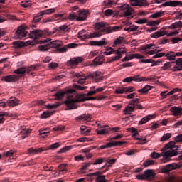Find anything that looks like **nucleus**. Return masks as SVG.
<instances>
[{
	"label": "nucleus",
	"mask_w": 182,
	"mask_h": 182,
	"mask_svg": "<svg viewBox=\"0 0 182 182\" xmlns=\"http://www.w3.org/2000/svg\"><path fill=\"white\" fill-rule=\"evenodd\" d=\"M38 43H46V45L39 46V50H41V52H45L50 49V48H53L54 49H56V50H58V52H59L60 53H63L64 52H66V50H68V49H72L77 46V44L73 43L63 46V43H62V41H60L48 42L47 39L39 40L38 41Z\"/></svg>",
	"instance_id": "f257e3e1"
},
{
	"label": "nucleus",
	"mask_w": 182,
	"mask_h": 182,
	"mask_svg": "<svg viewBox=\"0 0 182 182\" xmlns=\"http://www.w3.org/2000/svg\"><path fill=\"white\" fill-rule=\"evenodd\" d=\"M69 27L67 25L60 26L59 27L54 28L53 31H50L49 28H46L44 31H41L39 29L33 30L30 31V38L31 39H39L42 36H52L56 32H68Z\"/></svg>",
	"instance_id": "f03ea898"
},
{
	"label": "nucleus",
	"mask_w": 182,
	"mask_h": 182,
	"mask_svg": "<svg viewBox=\"0 0 182 182\" xmlns=\"http://www.w3.org/2000/svg\"><path fill=\"white\" fill-rule=\"evenodd\" d=\"M177 149L178 146L176 145V142L174 141H171L168 143L165 146L161 149V156L164 157L161 159L163 163H168L170 161V157H174V156H177L178 153L177 152Z\"/></svg>",
	"instance_id": "7ed1b4c3"
},
{
	"label": "nucleus",
	"mask_w": 182,
	"mask_h": 182,
	"mask_svg": "<svg viewBox=\"0 0 182 182\" xmlns=\"http://www.w3.org/2000/svg\"><path fill=\"white\" fill-rule=\"evenodd\" d=\"M96 100V98L93 97H90L87 99V98H85L83 95H80L78 96L77 98L67 99L65 101V104L67 106L68 110H73L75 109H77V105H76V104L79 103V102H85V100Z\"/></svg>",
	"instance_id": "20e7f679"
},
{
	"label": "nucleus",
	"mask_w": 182,
	"mask_h": 182,
	"mask_svg": "<svg viewBox=\"0 0 182 182\" xmlns=\"http://www.w3.org/2000/svg\"><path fill=\"white\" fill-rule=\"evenodd\" d=\"M126 52V50L122 48H118L117 50H114L112 47L107 48L106 49L105 52H103V55H105V56H109V55H112V53H115L117 55L115 57H112L109 59V63L112 62H116V60H119V59H122V57L123 55H124V53Z\"/></svg>",
	"instance_id": "39448f33"
},
{
	"label": "nucleus",
	"mask_w": 182,
	"mask_h": 182,
	"mask_svg": "<svg viewBox=\"0 0 182 182\" xmlns=\"http://www.w3.org/2000/svg\"><path fill=\"white\" fill-rule=\"evenodd\" d=\"M37 69L38 65H31L28 68L22 67L15 70L14 73L16 75H25V73H28V75H33V70H36Z\"/></svg>",
	"instance_id": "423d86ee"
},
{
	"label": "nucleus",
	"mask_w": 182,
	"mask_h": 182,
	"mask_svg": "<svg viewBox=\"0 0 182 182\" xmlns=\"http://www.w3.org/2000/svg\"><path fill=\"white\" fill-rule=\"evenodd\" d=\"M83 32H86V30H82L78 33L79 39H82V41H86V39H93L95 38H100L102 36V33L100 31H95L90 34H84Z\"/></svg>",
	"instance_id": "0eeeda50"
},
{
	"label": "nucleus",
	"mask_w": 182,
	"mask_h": 182,
	"mask_svg": "<svg viewBox=\"0 0 182 182\" xmlns=\"http://www.w3.org/2000/svg\"><path fill=\"white\" fill-rule=\"evenodd\" d=\"M141 50L144 55H154V53H157V52H159V50H157V48H156L153 43L143 46Z\"/></svg>",
	"instance_id": "6e6552de"
},
{
	"label": "nucleus",
	"mask_w": 182,
	"mask_h": 182,
	"mask_svg": "<svg viewBox=\"0 0 182 182\" xmlns=\"http://www.w3.org/2000/svg\"><path fill=\"white\" fill-rule=\"evenodd\" d=\"M121 11H124V16L126 18L127 16H132V15H134V9L130 7L129 5L127 4H120L119 6Z\"/></svg>",
	"instance_id": "1a4fd4ad"
},
{
	"label": "nucleus",
	"mask_w": 182,
	"mask_h": 182,
	"mask_svg": "<svg viewBox=\"0 0 182 182\" xmlns=\"http://www.w3.org/2000/svg\"><path fill=\"white\" fill-rule=\"evenodd\" d=\"M28 34V31L26 28H25V26H21L18 27L15 33V37L17 39H23V38H26V35Z\"/></svg>",
	"instance_id": "9d476101"
},
{
	"label": "nucleus",
	"mask_w": 182,
	"mask_h": 182,
	"mask_svg": "<svg viewBox=\"0 0 182 182\" xmlns=\"http://www.w3.org/2000/svg\"><path fill=\"white\" fill-rule=\"evenodd\" d=\"M137 102H139V98L131 100L129 104L124 109V114H130L131 112H134V110H136V107L134 106V104L137 103Z\"/></svg>",
	"instance_id": "9b49d317"
},
{
	"label": "nucleus",
	"mask_w": 182,
	"mask_h": 182,
	"mask_svg": "<svg viewBox=\"0 0 182 182\" xmlns=\"http://www.w3.org/2000/svg\"><path fill=\"white\" fill-rule=\"evenodd\" d=\"M83 60L84 59L82 57L73 58L68 61H67L66 65L68 68H73L74 66L79 65V63H82Z\"/></svg>",
	"instance_id": "f8f14e48"
},
{
	"label": "nucleus",
	"mask_w": 182,
	"mask_h": 182,
	"mask_svg": "<svg viewBox=\"0 0 182 182\" xmlns=\"http://www.w3.org/2000/svg\"><path fill=\"white\" fill-rule=\"evenodd\" d=\"M90 15V12L87 9H81L78 11V16L77 21H86L87 17Z\"/></svg>",
	"instance_id": "ddd939ff"
},
{
	"label": "nucleus",
	"mask_w": 182,
	"mask_h": 182,
	"mask_svg": "<svg viewBox=\"0 0 182 182\" xmlns=\"http://www.w3.org/2000/svg\"><path fill=\"white\" fill-rule=\"evenodd\" d=\"M73 77H77L78 79L77 83L79 85H83L86 83V75L83 73H73Z\"/></svg>",
	"instance_id": "4468645a"
},
{
	"label": "nucleus",
	"mask_w": 182,
	"mask_h": 182,
	"mask_svg": "<svg viewBox=\"0 0 182 182\" xmlns=\"http://www.w3.org/2000/svg\"><path fill=\"white\" fill-rule=\"evenodd\" d=\"M132 82H151L153 80H156V78L154 77H150V78H146L144 77H140L139 75H136L135 76L131 77Z\"/></svg>",
	"instance_id": "2eb2a0df"
},
{
	"label": "nucleus",
	"mask_w": 182,
	"mask_h": 182,
	"mask_svg": "<svg viewBox=\"0 0 182 182\" xmlns=\"http://www.w3.org/2000/svg\"><path fill=\"white\" fill-rule=\"evenodd\" d=\"M149 177H154V173H153L152 170H146L144 171V174H139L136 176V178H138V180H146V178H149Z\"/></svg>",
	"instance_id": "dca6fc26"
},
{
	"label": "nucleus",
	"mask_w": 182,
	"mask_h": 182,
	"mask_svg": "<svg viewBox=\"0 0 182 182\" xmlns=\"http://www.w3.org/2000/svg\"><path fill=\"white\" fill-rule=\"evenodd\" d=\"M100 75H102V73L99 71H95L93 73L90 74L89 76L90 77H91V79H93V80H95V83H99L100 82H102V80H103V76Z\"/></svg>",
	"instance_id": "f3484780"
},
{
	"label": "nucleus",
	"mask_w": 182,
	"mask_h": 182,
	"mask_svg": "<svg viewBox=\"0 0 182 182\" xmlns=\"http://www.w3.org/2000/svg\"><path fill=\"white\" fill-rule=\"evenodd\" d=\"M2 80H4V82H7L8 83H11L19 80V77L16 75H10L2 77Z\"/></svg>",
	"instance_id": "a211bd4d"
},
{
	"label": "nucleus",
	"mask_w": 182,
	"mask_h": 182,
	"mask_svg": "<svg viewBox=\"0 0 182 182\" xmlns=\"http://www.w3.org/2000/svg\"><path fill=\"white\" fill-rule=\"evenodd\" d=\"M90 44L91 46H107V40L106 38H102L100 41H90Z\"/></svg>",
	"instance_id": "6ab92c4d"
},
{
	"label": "nucleus",
	"mask_w": 182,
	"mask_h": 182,
	"mask_svg": "<svg viewBox=\"0 0 182 182\" xmlns=\"http://www.w3.org/2000/svg\"><path fill=\"white\" fill-rule=\"evenodd\" d=\"M141 59V58H144L141 54H132L129 55V57L126 56L122 60V62H129V60H132V59Z\"/></svg>",
	"instance_id": "aec40b11"
},
{
	"label": "nucleus",
	"mask_w": 182,
	"mask_h": 182,
	"mask_svg": "<svg viewBox=\"0 0 182 182\" xmlns=\"http://www.w3.org/2000/svg\"><path fill=\"white\" fill-rule=\"evenodd\" d=\"M90 177H97V182H106V176L105 175L100 176V172H95L90 174Z\"/></svg>",
	"instance_id": "412c9836"
},
{
	"label": "nucleus",
	"mask_w": 182,
	"mask_h": 182,
	"mask_svg": "<svg viewBox=\"0 0 182 182\" xmlns=\"http://www.w3.org/2000/svg\"><path fill=\"white\" fill-rule=\"evenodd\" d=\"M182 6V2L178 1H169L164 3L162 6Z\"/></svg>",
	"instance_id": "4be33fe9"
},
{
	"label": "nucleus",
	"mask_w": 182,
	"mask_h": 182,
	"mask_svg": "<svg viewBox=\"0 0 182 182\" xmlns=\"http://www.w3.org/2000/svg\"><path fill=\"white\" fill-rule=\"evenodd\" d=\"M98 127L102 129H97L96 132L97 134H109V127L98 124Z\"/></svg>",
	"instance_id": "5701e85b"
},
{
	"label": "nucleus",
	"mask_w": 182,
	"mask_h": 182,
	"mask_svg": "<svg viewBox=\"0 0 182 182\" xmlns=\"http://www.w3.org/2000/svg\"><path fill=\"white\" fill-rule=\"evenodd\" d=\"M95 29H97L99 32L101 33H103V32H106L107 33V31L106 29H107V27L105 26V23L103 22H98L95 24Z\"/></svg>",
	"instance_id": "b1692460"
},
{
	"label": "nucleus",
	"mask_w": 182,
	"mask_h": 182,
	"mask_svg": "<svg viewBox=\"0 0 182 182\" xmlns=\"http://www.w3.org/2000/svg\"><path fill=\"white\" fill-rule=\"evenodd\" d=\"M171 113H173V116H175V117H177V116L181 115L182 108L180 107H172L170 109Z\"/></svg>",
	"instance_id": "393cba45"
},
{
	"label": "nucleus",
	"mask_w": 182,
	"mask_h": 182,
	"mask_svg": "<svg viewBox=\"0 0 182 182\" xmlns=\"http://www.w3.org/2000/svg\"><path fill=\"white\" fill-rule=\"evenodd\" d=\"M172 70L173 72H179L180 70H182V58L176 60V65Z\"/></svg>",
	"instance_id": "a878e982"
},
{
	"label": "nucleus",
	"mask_w": 182,
	"mask_h": 182,
	"mask_svg": "<svg viewBox=\"0 0 182 182\" xmlns=\"http://www.w3.org/2000/svg\"><path fill=\"white\" fill-rule=\"evenodd\" d=\"M6 103L8 106L14 107V106H18V105H19V100L16 97H10Z\"/></svg>",
	"instance_id": "bb28decb"
},
{
	"label": "nucleus",
	"mask_w": 182,
	"mask_h": 182,
	"mask_svg": "<svg viewBox=\"0 0 182 182\" xmlns=\"http://www.w3.org/2000/svg\"><path fill=\"white\" fill-rule=\"evenodd\" d=\"M122 27L119 26H114L107 27L105 31L107 33H112V32H119V31H122Z\"/></svg>",
	"instance_id": "cd10ccee"
},
{
	"label": "nucleus",
	"mask_w": 182,
	"mask_h": 182,
	"mask_svg": "<svg viewBox=\"0 0 182 182\" xmlns=\"http://www.w3.org/2000/svg\"><path fill=\"white\" fill-rule=\"evenodd\" d=\"M90 114H82L75 118V120H85V122H90L91 120Z\"/></svg>",
	"instance_id": "c85d7f7f"
},
{
	"label": "nucleus",
	"mask_w": 182,
	"mask_h": 182,
	"mask_svg": "<svg viewBox=\"0 0 182 182\" xmlns=\"http://www.w3.org/2000/svg\"><path fill=\"white\" fill-rule=\"evenodd\" d=\"M28 154H39V153H42V151H45V149L43 148H39V149H33L30 148L28 149Z\"/></svg>",
	"instance_id": "c756f323"
},
{
	"label": "nucleus",
	"mask_w": 182,
	"mask_h": 182,
	"mask_svg": "<svg viewBox=\"0 0 182 182\" xmlns=\"http://www.w3.org/2000/svg\"><path fill=\"white\" fill-rule=\"evenodd\" d=\"M152 87H151V85H146L142 89L138 90V92L141 95H146V93H147V92H149V90H151Z\"/></svg>",
	"instance_id": "7c9ffc66"
},
{
	"label": "nucleus",
	"mask_w": 182,
	"mask_h": 182,
	"mask_svg": "<svg viewBox=\"0 0 182 182\" xmlns=\"http://www.w3.org/2000/svg\"><path fill=\"white\" fill-rule=\"evenodd\" d=\"M164 35H166V33H164V31H156L151 34V38L158 39V38H161V36H164Z\"/></svg>",
	"instance_id": "2f4dec72"
},
{
	"label": "nucleus",
	"mask_w": 182,
	"mask_h": 182,
	"mask_svg": "<svg viewBox=\"0 0 182 182\" xmlns=\"http://www.w3.org/2000/svg\"><path fill=\"white\" fill-rule=\"evenodd\" d=\"M164 14H166V11H157V12L151 14L150 16V18H152L153 19H157V18H161V16H163V15H164Z\"/></svg>",
	"instance_id": "473e14b6"
},
{
	"label": "nucleus",
	"mask_w": 182,
	"mask_h": 182,
	"mask_svg": "<svg viewBox=\"0 0 182 182\" xmlns=\"http://www.w3.org/2000/svg\"><path fill=\"white\" fill-rule=\"evenodd\" d=\"M120 0H108L104 1V4L105 6H112L113 5H119V2Z\"/></svg>",
	"instance_id": "72a5a7b5"
},
{
	"label": "nucleus",
	"mask_w": 182,
	"mask_h": 182,
	"mask_svg": "<svg viewBox=\"0 0 182 182\" xmlns=\"http://www.w3.org/2000/svg\"><path fill=\"white\" fill-rule=\"evenodd\" d=\"M13 46L14 49H21L25 46V43L22 41H14L13 42Z\"/></svg>",
	"instance_id": "f704fd0d"
},
{
	"label": "nucleus",
	"mask_w": 182,
	"mask_h": 182,
	"mask_svg": "<svg viewBox=\"0 0 182 182\" xmlns=\"http://www.w3.org/2000/svg\"><path fill=\"white\" fill-rule=\"evenodd\" d=\"M153 119V115H147L146 117H144L139 122V124H146L147 122Z\"/></svg>",
	"instance_id": "c9c22d12"
},
{
	"label": "nucleus",
	"mask_w": 182,
	"mask_h": 182,
	"mask_svg": "<svg viewBox=\"0 0 182 182\" xmlns=\"http://www.w3.org/2000/svg\"><path fill=\"white\" fill-rule=\"evenodd\" d=\"M55 12V9H49L47 10H43L39 12L40 16H43V15H50V14H53Z\"/></svg>",
	"instance_id": "e433bc0d"
},
{
	"label": "nucleus",
	"mask_w": 182,
	"mask_h": 182,
	"mask_svg": "<svg viewBox=\"0 0 182 182\" xmlns=\"http://www.w3.org/2000/svg\"><path fill=\"white\" fill-rule=\"evenodd\" d=\"M176 168V166H174L173 164H168L166 166H164L162 170L164 173H170L171 170H174Z\"/></svg>",
	"instance_id": "4c0bfd02"
},
{
	"label": "nucleus",
	"mask_w": 182,
	"mask_h": 182,
	"mask_svg": "<svg viewBox=\"0 0 182 182\" xmlns=\"http://www.w3.org/2000/svg\"><path fill=\"white\" fill-rule=\"evenodd\" d=\"M132 6H143V2L141 0H129Z\"/></svg>",
	"instance_id": "58836bf2"
},
{
	"label": "nucleus",
	"mask_w": 182,
	"mask_h": 182,
	"mask_svg": "<svg viewBox=\"0 0 182 182\" xmlns=\"http://www.w3.org/2000/svg\"><path fill=\"white\" fill-rule=\"evenodd\" d=\"M15 153H16V150L11 149L8 151L4 152L3 156H4V157H12V156H14V154Z\"/></svg>",
	"instance_id": "ea45409f"
},
{
	"label": "nucleus",
	"mask_w": 182,
	"mask_h": 182,
	"mask_svg": "<svg viewBox=\"0 0 182 182\" xmlns=\"http://www.w3.org/2000/svg\"><path fill=\"white\" fill-rule=\"evenodd\" d=\"M168 60H176V53L173 52H168L167 54L165 55Z\"/></svg>",
	"instance_id": "a19ab883"
},
{
	"label": "nucleus",
	"mask_w": 182,
	"mask_h": 182,
	"mask_svg": "<svg viewBox=\"0 0 182 182\" xmlns=\"http://www.w3.org/2000/svg\"><path fill=\"white\" fill-rule=\"evenodd\" d=\"M66 92H63V91H58L55 94V97L56 100H61V99L63 97H65Z\"/></svg>",
	"instance_id": "79ce46f5"
},
{
	"label": "nucleus",
	"mask_w": 182,
	"mask_h": 182,
	"mask_svg": "<svg viewBox=\"0 0 182 182\" xmlns=\"http://www.w3.org/2000/svg\"><path fill=\"white\" fill-rule=\"evenodd\" d=\"M32 132L31 129H23L21 130L20 134H22L23 139H26L28 137V134Z\"/></svg>",
	"instance_id": "37998d69"
},
{
	"label": "nucleus",
	"mask_w": 182,
	"mask_h": 182,
	"mask_svg": "<svg viewBox=\"0 0 182 182\" xmlns=\"http://www.w3.org/2000/svg\"><path fill=\"white\" fill-rule=\"evenodd\" d=\"M181 27H182V22L178 21V22H176L173 24H171V26H169V29H177V28H181Z\"/></svg>",
	"instance_id": "c03bdc74"
},
{
	"label": "nucleus",
	"mask_w": 182,
	"mask_h": 182,
	"mask_svg": "<svg viewBox=\"0 0 182 182\" xmlns=\"http://www.w3.org/2000/svg\"><path fill=\"white\" fill-rule=\"evenodd\" d=\"M110 147H115V143L114 141L112 142H109L107 143L106 145H102L100 149H101L102 150L105 149H109Z\"/></svg>",
	"instance_id": "a18cd8bd"
},
{
	"label": "nucleus",
	"mask_w": 182,
	"mask_h": 182,
	"mask_svg": "<svg viewBox=\"0 0 182 182\" xmlns=\"http://www.w3.org/2000/svg\"><path fill=\"white\" fill-rule=\"evenodd\" d=\"M117 159H109L106 164L102 166V168H105V167H112V166H113V164H114V163H116Z\"/></svg>",
	"instance_id": "49530a36"
},
{
	"label": "nucleus",
	"mask_w": 182,
	"mask_h": 182,
	"mask_svg": "<svg viewBox=\"0 0 182 182\" xmlns=\"http://www.w3.org/2000/svg\"><path fill=\"white\" fill-rule=\"evenodd\" d=\"M127 132H130V133H134V137H136V136H139V132H137V129L134 127L127 128Z\"/></svg>",
	"instance_id": "de8ad7c7"
},
{
	"label": "nucleus",
	"mask_w": 182,
	"mask_h": 182,
	"mask_svg": "<svg viewBox=\"0 0 182 182\" xmlns=\"http://www.w3.org/2000/svg\"><path fill=\"white\" fill-rule=\"evenodd\" d=\"M60 144H59V142H55V143L50 145L47 149H44V151L45 150H55V149H58V147H60Z\"/></svg>",
	"instance_id": "09e8293b"
},
{
	"label": "nucleus",
	"mask_w": 182,
	"mask_h": 182,
	"mask_svg": "<svg viewBox=\"0 0 182 182\" xmlns=\"http://www.w3.org/2000/svg\"><path fill=\"white\" fill-rule=\"evenodd\" d=\"M171 137V134L170 133L164 134L161 138V142L167 141V140H168V139H170Z\"/></svg>",
	"instance_id": "8fccbe9b"
},
{
	"label": "nucleus",
	"mask_w": 182,
	"mask_h": 182,
	"mask_svg": "<svg viewBox=\"0 0 182 182\" xmlns=\"http://www.w3.org/2000/svg\"><path fill=\"white\" fill-rule=\"evenodd\" d=\"M54 112H44L42 114H41V119H48V117H50V116H52V114H53Z\"/></svg>",
	"instance_id": "3c124183"
},
{
	"label": "nucleus",
	"mask_w": 182,
	"mask_h": 182,
	"mask_svg": "<svg viewBox=\"0 0 182 182\" xmlns=\"http://www.w3.org/2000/svg\"><path fill=\"white\" fill-rule=\"evenodd\" d=\"M115 93L117 95H123V93H126V88L125 87H119L115 90Z\"/></svg>",
	"instance_id": "603ef678"
},
{
	"label": "nucleus",
	"mask_w": 182,
	"mask_h": 182,
	"mask_svg": "<svg viewBox=\"0 0 182 182\" xmlns=\"http://www.w3.org/2000/svg\"><path fill=\"white\" fill-rule=\"evenodd\" d=\"M123 39L124 38L122 36L118 37L117 38L115 39L114 41V46H116V45H122L123 43Z\"/></svg>",
	"instance_id": "864d4df0"
},
{
	"label": "nucleus",
	"mask_w": 182,
	"mask_h": 182,
	"mask_svg": "<svg viewBox=\"0 0 182 182\" xmlns=\"http://www.w3.org/2000/svg\"><path fill=\"white\" fill-rule=\"evenodd\" d=\"M144 58H137L140 59L141 63H153L154 62V60L153 59H144Z\"/></svg>",
	"instance_id": "5fc2aeb1"
},
{
	"label": "nucleus",
	"mask_w": 182,
	"mask_h": 182,
	"mask_svg": "<svg viewBox=\"0 0 182 182\" xmlns=\"http://www.w3.org/2000/svg\"><path fill=\"white\" fill-rule=\"evenodd\" d=\"M73 87H74V89H77V90H85V89H87V87L86 86H80L77 84H74L73 85Z\"/></svg>",
	"instance_id": "6e6d98bb"
},
{
	"label": "nucleus",
	"mask_w": 182,
	"mask_h": 182,
	"mask_svg": "<svg viewBox=\"0 0 182 182\" xmlns=\"http://www.w3.org/2000/svg\"><path fill=\"white\" fill-rule=\"evenodd\" d=\"M63 130H65V126L63 125L57 126L53 128V132H63Z\"/></svg>",
	"instance_id": "4d7b16f0"
},
{
	"label": "nucleus",
	"mask_w": 182,
	"mask_h": 182,
	"mask_svg": "<svg viewBox=\"0 0 182 182\" xmlns=\"http://www.w3.org/2000/svg\"><path fill=\"white\" fill-rule=\"evenodd\" d=\"M148 25H149V26H157V25H160V21L159 20L150 21L148 23Z\"/></svg>",
	"instance_id": "13d9d810"
},
{
	"label": "nucleus",
	"mask_w": 182,
	"mask_h": 182,
	"mask_svg": "<svg viewBox=\"0 0 182 182\" xmlns=\"http://www.w3.org/2000/svg\"><path fill=\"white\" fill-rule=\"evenodd\" d=\"M72 149V146H65L60 149L58 153H66V151H69V150Z\"/></svg>",
	"instance_id": "bf43d9fd"
},
{
	"label": "nucleus",
	"mask_w": 182,
	"mask_h": 182,
	"mask_svg": "<svg viewBox=\"0 0 182 182\" xmlns=\"http://www.w3.org/2000/svg\"><path fill=\"white\" fill-rule=\"evenodd\" d=\"M59 106H60V103L59 102H57L53 105L48 104L47 105V109H56V107H59Z\"/></svg>",
	"instance_id": "052dcab7"
},
{
	"label": "nucleus",
	"mask_w": 182,
	"mask_h": 182,
	"mask_svg": "<svg viewBox=\"0 0 182 182\" xmlns=\"http://www.w3.org/2000/svg\"><path fill=\"white\" fill-rule=\"evenodd\" d=\"M170 68H171V63L167 62L165 64H164V65L162 67V70H168V69H170Z\"/></svg>",
	"instance_id": "680f3d73"
},
{
	"label": "nucleus",
	"mask_w": 182,
	"mask_h": 182,
	"mask_svg": "<svg viewBox=\"0 0 182 182\" xmlns=\"http://www.w3.org/2000/svg\"><path fill=\"white\" fill-rule=\"evenodd\" d=\"M153 164H154V161L153 160H146L144 163V167H149V166H153Z\"/></svg>",
	"instance_id": "e2e57ef3"
},
{
	"label": "nucleus",
	"mask_w": 182,
	"mask_h": 182,
	"mask_svg": "<svg viewBox=\"0 0 182 182\" xmlns=\"http://www.w3.org/2000/svg\"><path fill=\"white\" fill-rule=\"evenodd\" d=\"M105 161V158H98L95 160V163H93L94 166H96L97 164H102Z\"/></svg>",
	"instance_id": "0e129e2a"
},
{
	"label": "nucleus",
	"mask_w": 182,
	"mask_h": 182,
	"mask_svg": "<svg viewBox=\"0 0 182 182\" xmlns=\"http://www.w3.org/2000/svg\"><path fill=\"white\" fill-rule=\"evenodd\" d=\"M93 63L95 65V66H97L99 65H102V63H103L102 61H100V58L96 57L93 60Z\"/></svg>",
	"instance_id": "69168bd1"
},
{
	"label": "nucleus",
	"mask_w": 182,
	"mask_h": 182,
	"mask_svg": "<svg viewBox=\"0 0 182 182\" xmlns=\"http://www.w3.org/2000/svg\"><path fill=\"white\" fill-rule=\"evenodd\" d=\"M114 12L112 9H107L105 11V16H112L113 15Z\"/></svg>",
	"instance_id": "338daca9"
},
{
	"label": "nucleus",
	"mask_w": 182,
	"mask_h": 182,
	"mask_svg": "<svg viewBox=\"0 0 182 182\" xmlns=\"http://www.w3.org/2000/svg\"><path fill=\"white\" fill-rule=\"evenodd\" d=\"M175 141L176 143H182V134H178L176 136Z\"/></svg>",
	"instance_id": "774afa93"
}]
</instances>
